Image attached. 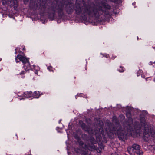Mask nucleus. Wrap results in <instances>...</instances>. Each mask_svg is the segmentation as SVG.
Returning <instances> with one entry per match:
<instances>
[{
	"label": "nucleus",
	"mask_w": 155,
	"mask_h": 155,
	"mask_svg": "<svg viewBox=\"0 0 155 155\" xmlns=\"http://www.w3.org/2000/svg\"><path fill=\"white\" fill-rule=\"evenodd\" d=\"M101 4V5L97 6L94 4L91 5L84 2L83 3L82 10L80 5L77 4L75 9V12L77 14L82 12L84 21L87 20L88 16L98 18L100 15H109V12L108 10L111 9V6L105 2H102Z\"/></svg>",
	"instance_id": "nucleus-1"
},
{
	"label": "nucleus",
	"mask_w": 155,
	"mask_h": 155,
	"mask_svg": "<svg viewBox=\"0 0 155 155\" xmlns=\"http://www.w3.org/2000/svg\"><path fill=\"white\" fill-rule=\"evenodd\" d=\"M84 136H87V135L86 134H84Z\"/></svg>",
	"instance_id": "nucleus-26"
},
{
	"label": "nucleus",
	"mask_w": 155,
	"mask_h": 155,
	"mask_svg": "<svg viewBox=\"0 0 155 155\" xmlns=\"http://www.w3.org/2000/svg\"><path fill=\"white\" fill-rule=\"evenodd\" d=\"M24 67L25 71L29 70L30 68V65L29 62V60L23 64Z\"/></svg>",
	"instance_id": "nucleus-10"
},
{
	"label": "nucleus",
	"mask_w": 155,
	"mask_h": 155,
	"mask_svg": "<svg viewBox=\"0 0 155 155\" xmlns=\"http://www.w3.org/2000/svg\"><path fill=\"white\" fill-rule=\"evenodd\" d=\"M25 72L24 71H22L21 73H20V75H22L24 74H25Z\"/></svg>",
	"instance_id": "nucleus-20"
},
{
	"label": "nucleus",
	"mask_w": 155,
	"mask_h": 155,
	"mask_svg": "<svg viewBox=\"0 0 155 155\" xmlns=\"http://www.w3.org/2000/svg\"><path fill=\"white\" fill-rule=\"evenodd\" d=\"M126 115L128 119L129 120L130 122L132 123V120L131 118V114L130 111L127 112L126 113Z\"/></svg>",
	"instance_id": "nucleus-15"
},
{
	"label": "nucleus",
	"mask_w": 155,
	"mask_h": 155,
	"mask_svg": "<svg viewBox=\"0 0 155 155\" xmlns=\"http://www.w3.org/2000/svg\"><path fill=\"white\" fill-rule=\"evenodd\" d=\"M127 151L130 154L134 155L135 153V152L132 147H128L127 148Z\"/></svg>",
	"instance_id": "nucleus-13"
},
{
	"label": "nucleus",
	"mask_w": 155,
	"mask_h": 155,
	"mask_svg": "<svg viewBox=\"0 0 155 155\" xmlns=\"http://www.w3.org/2000/svg\"><path fill=\"white\" fill-rule=\"evenodd\" d=\"M87 144L84 145L85 148L91 151L97 150V147L94 144L96 143V141L93 137H90L87 139Z\"/></svg>",
	"instance_id": "nucleus-5"
},
{
	"label": "nucleus",
	"mask_w": 155,
	"mask_h": 155,
	"mask_svg": "<svg viewBox=\"0 0 155 155\" xmlns=\"http://www.w3.org/2000/svg\"><path fill=\"white\" fill-rule=\"evenodd\" d=\"M77 4H79L80 5L81 9V10H82V8L83 6H83H81V7L80 4L79 3H76L75 5H74L73 3L69 2H68V4H67L66 5V11L68 14H72L73 12L74 11V9L75 11V14H76L77 15H80L81 14L82 18L83 19V20H84L83 19V15H82V12H81L79 14H77L76 13L75 11V9L76 6V5H77Z\"/></svg>",
	"instance_id": "nucleus-3"
},
{
	"label": "nucleus",
	"mask_w": 155,
	"mask_h": 155,
	"mask_svg": "<svg viewBox=\"0 0 155 155\" xmlns=\"http://www.w3.org/2000/svg\"><path fill=\"white\" fill-rule=\"evenodd\" d=\"M132 147L134 148L136 154L139 155H143V152L142 150L140 149V146L139 145L136 144H134L132 145Z\"/></svg>",
	"instance_id": "nucleus-7"
},
{
	"label": "nucleus",
	"mask_w": 155,
	"mask_h": 155,
	"mask_svg": "<svg viewBox=\"0 0 155 155\" xmlns=\"http://www.w3.org/2000/svg\"><path fill=\"white\" fill-rule=\"evenodd\" d=\"M2 60V59L1 58H0V61H1Z\"/></svg>",
	"instance_id": "nucleus-25"
},
{
	"label": "nucleus",
	"mask_w": 155,
	"mask_h": 155,
	"mask_svg": "<svg viewBox=\"0 0 155 155\" xmlns=\"http://www.w3.org/2000/svg\"><path fill=\"white\" fill-rule=\"evenodd\" d=\"M40 92L38 91H35L32 94L33 97L34 98H38L39 97L40 95Z\"/></svg>",
	"instance_id": "nucleus-14"
},
{
	"label": "nucleus",
	"mask_w": 155,
	"mask_h": 155,
	"mask_svg": "<svg viewBox=\"0 0 155 155\" xmlns=\"http://www.w3.org/2000/svg\"><path fill=\"white\" fill-rule=\"evenodd\" d=\"M111 155H118L117 153L116 152L114 153H112Z\"/></svg>",
	"instance_id": "nucleus-21"
},
{
	"label": "nucleus",
	"mask_w": 155,
	"mask_h": 155,
	"mask_svg": "<svg viewBox=\"0 0 155 155\" xmlns=\"http://www.w3.org/2000/svg\"><path fill=\"white\" fill-rule=\"evenodd\" d=\"M15 53H16V54H17V52H16H16H15Z\"/></svg>",
	"instance_id": "nucleus-28"
},
{
	"label": "nucleus",
	"mask_w": 155,
	"mask_h": 155,
	"mask_svg": "<svg viewBox=\"0 0 155 155\" xmlns=\"http://www.w3.org/2000/svg\"><path fill=\"white\" fill-rule=\"evenodd\" d=\"M123 117H124V116H123Z\"/></svg>",
	"instance_id": "nucleus-27"
},
{
	"label": "nucleus",
	"mask_w": 155,
	"mask_h": 155,
	"mask_svg": "<svg viewBox=\"0 0 155 155\" xmlns=\"http://www.w3.org/2000/svg\"><path fill=\"white\" fill-rule=\"evenodd\" d=\"M140 122L141 125L144 126V134H148L150 132V127L148 125L146 124L145 118L144 117H141L140 118Z\"/></svg>",
	"instance_id": "nucleus-6"
},
{
	"label": "nucleus",
	"mask_w": 155,
	"mask_h": 155,
	"mask_svg": "<svg viewBox=\"0 0 155 155\" xmlns=\"http://www.w3.org/2000/svg\"><path fill=\"white\" fill-rule=\"evenodd\" d=\"M113 121L115 125L109 126L108 128L106 129V132L110 138H112L114 137V133L117 135L120 140L124 141L127 139V136L125 131L122 129L118 120L116 118H113Z\"/></svg>",
	"instance_id": "nucleus-2"
},
{
	"label": "nucleus",
	"mask_w": 155,
	"mask_h": 155,
	"mask_svg": "<svg viewBox=\"0 0 155 155\" xmlns=\"http://www.w3.org/2000/svg\"><path fill=\"white\" fill-rule=\"evenodd\" d=\"M75 138L76 139H79V137H78V136H76L75 137Z\"/></svg>",
	"instance_id": "nucleus-22"
},
{
	"label": "nucleus",
	"mask_w": 155,
	"mask_h": 155,
	"mask_svg": "<svg viewBox=\"0 0 155 155\" xmlns=\"http://www.w3.org/2000/svg\"><path fill=\"white\" fill-rule=\"evenodd\" d=\"M118 71L120 72H123L124 71V68L123 67L120 66V69H118Z\"/></svg>",
	"instance_id": "nucleus-17"
},
{
	"label": "nucleus",
	"mask_w": 155,
	"mask_h": 155,
	"mask_svg": "<svg viewBox=\"0 0 155 155\" xmlns=\"http://www.w3.org/2000/svg\"><path fill=\"white\" fill-rule=\"evenodd\" d=\"M80 144L82 146H83V147H84V145H85V144H84V142H80Z\"/></svg>",
	"instance_id": "nucleus-19"
},
{
	"label": "nucleus",
	"mask_w": 155,
	"mask_h": 155,
	"mask_svg": "<svg viewBox=\"0 0 155 155\" xmlns=\"http://www.w3.org/2000/svg\"><path fill=\"white\" fill-rule=\"evenodd\" d=\"M17 59L22 61L23 64L26 62L28 61L29 60V58H27L22 55L19 54L18 55L16 58H15V60H17Z\"/></svg>",
	"instance_id": "nucleus-8"
},
{
	"label": "nucleus",
	"mask_w": 155,
	"mask_h": 155,
	"mask_svg": "<svg viewBox=\"0 0 155 155\" xmlns=\"http://www.w3.org/2000/svg\"><path fill=\"white\" fill-rule=\"evenodd\" d=\"M52 67L51 66H49L48 67V69L50 71H52Z\"/></svg>",
	"instance_id": "nucleus-18"
},
{
	"label": "nucleus",
	"mask_w": 155,
	"mask_h": 155,
	"mask_svg": "<svg viewBox=\"0 0 155 155\" xmlns=\"http://www.w3.org/2000/svg\"><path fill=\"white\" fill-rule=\"evenodd\" d=\"M37 72H38V71H35V73L36 74H37Z\"/></svg>",
	"instance_id": "nucleus-24"
},
{
	"label": "nucleus",
	"mask_w": 155,
	"mask_h": 155,
	"mask_svg": "<svg viewBox=\"0 0 155 155\" xmlns=\"http://www.w3.org/2000/svg\"><path fill=\"white\" fill-rule=\"evenodd\" d=\"M64 4L62 3L58 4L55 7H52L51 10L54 12L52 14V19H53L54 16V14L55 12L58 13V16L59 17L61 18L64 15Z\"/></svg>",
	"instance_id": "nucleus-4"
},
{
	"label": "nucleus",
	"mask_w": 155,
	"mask_h": 155,
	"mask_svg": "<svg viewBox=\"0 0 155 155\" xmlns=\"http://www.w3.org/2000/svg\"><path fill=\"white\" fill-rule=\"evenodd\" d=\"M81 122L82 123L81 125V128L83 130L85 131L87 130L88 128L87 126L85 124L83 123L82 121Z\"/></svg>",
	"instance_id": "nucleus-16"
},
{
	"label": "nucleus",
	"mask_w": 155,
	"mask_h": 155,
	"mask_svg": "<svg viewBox=\"0 0 155 155\" xmlns=\"http://www.w3.org/2000/svg\"><path fill=\"white\" fill-rule=\"evenodd\" d=\"M23 95L24 97H25L30 98L32 96V92L31 91L26 92L24 93Z\"/></svg>",
	"instance_id": "nucleus-12"
},
{
	"label": "nucleus",
	"mask_w": 155,
	"mask_h": 155,
	"mask_svg": "<svg viewBox=\"0 0 155 155\" xmlns=\"http://www.w3.org/2000/svg\"><path fill=\"white\" fill-rule=\"evenodd\" d=\"M87 150H88L87 149H86L85 147V146L84 147V149L82 150H80L79 149H77L75 150V151L77 153H81L80 155H87L88 154V151Z\"/></svg>",
	"instance_id": "nucleus-9"
},
{
	"label": "nucleus",
	"mask_w": 155,
	"mask_h": 155,
	"mask_svg": "<svg viewBox=\"0 0 155 155\" xmlns=\"http://www.w3.org/2000/svg\"><path fill=\"white\" fill-rule=\"evenodd\" d=\"M16 62H19V61H17V60H16Z\"/></svg>",
	"instance_id": "nucleus-23"
},
{
	"label": "nucleus",
	"mask_w": 155,
	"mask_h": 155,
	"mask_svg": "<svg viewBox=\"0 0 155 155\" xmlns=\"http://www.w3.org/2000/svg\"><path fill=\"white\" fill-rule=\"evenodd\" d=\"M24 67L25 71L29 70L30 68V65L29 62V60L23 64Z\"/></svg>",
	"instance_id": "nucleus-11"
}]
</instances>
